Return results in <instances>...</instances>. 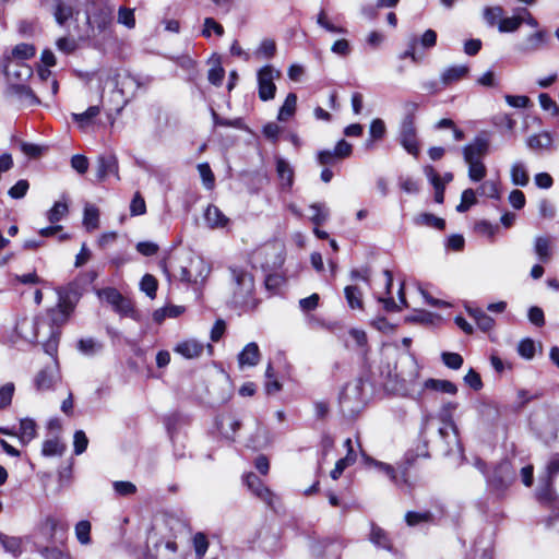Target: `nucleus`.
<instances>
[{"label": "nucleus", "instance_id": "nucleus-1", "mask_svg": "<svg viewBox=\"0 0 559 559\" xmlns=\"http://www.w3.org/2000/svg\"><path fill=\"white\" fill-rule=\"evenodd\" d=\"M379 370L388 390L415 400L423 396L420 367L413 356L403 357L393 366L386 361L379 367Z\"/></svg>", "mask_w": 559, "mask_h": 559}, {"label": "nucleus", "instance_id": "nucleus-2", "mask_svg": "<svg viewBox=\"0 0 559 559\" xmlns=\"http://www.w3.org/2000/svg\"><path fill=\"white\" fill-rule=\"evenodd\" d=\"M73 308L74 306L71 301L63 299L59 301L56 308L49 311L48 319H36L34 321L35 332L33 337L43 343L44 350L48 355L53 356L57 354L60 326L67 322Z\"/></svg>", "mask_w": 559, "mask_h": 559}, {"label": "nucleus", "instance_id": "nucleus-3", "mask_svg": "<svg viewBox=\"0 0 559 559\" xmlns=\"http://www.w3.org/2000/svg\"><path fill=\"white\" fill-rule=\"evenodd\" d=\"M367 462L378 468L379 471L383 472L388 477L400 488L402 489H409L412 488L413 484L408 476V469L411 466V461L406 460L405 462L399 463L396 467L373 460V459H367Z\"/></svg>", "mask_w": 559, "mask_h": 559}, {"label": "nucleus", "instance_id": "nucleus-4", "mask_svg": "<svg viewBox=\"0 0 559 559\" xmlns=\"http://www.w3.org/2000/svg\"><path fill=\"white\" fill-rule=\"evenodd\" d=\"M135 85V80L129 74H115L106 79L104 90L110 88L112 91L116 98L117 110L119 111L127 104V99L124 98L126 94Z\"/></svg>", "mask_w": 559, "mask_h": 559}, {"label": "nucleus", "instance_id": "nucleus-5", "mask_svg": "<svg viewBox=\"0 0 559 559\" xmlns=\"http://www.w3.org/2000/svg\"><path fill=\"white\" fill-rule=\"evenodd\" d=\"M281 76V71L272 66H264L258 71L259 97L263 102L275 97L276 85L274 81Z\"/></svg>", "mask_w": 559, "mask_h": 559}, {"label": "nucleus", "instance_id": "nucleus-6", "mask_svg": "<svg viewBox=\"0 0 559 559\" xmlns=\"http://www.w3.org/2000/svg\"><path fill=\"white\" fill-rule=\"evenodd\" d=\"M97 296L112 306L114 310L121 316L135 318V310L132 302L124 298L116 288L107 287L98 289Z\"/></svg>", "mask_w": 559, "mask_h": 559}, {"label": "nucleus", "instance_id": "nucleus-7", "mask_svg": "<svg viewBox=\"0 0 559 559\" xmlns=\"http://www.w3.org/2000/svg\"><path fill=\"white\" fill-rule=\"evenodd\" d=\"M399 141L408 154L413 155L414 157L419 155V143L415 123L412 117H404L402 120Z\"/></svg>", "mask_w": 559, "mask_h": 559}, {"label": "nucleus", "instance_id": "nucleus-8", "mask_svg": "<svg viewBox=\"0 0 559 559\" xmlns=\"http://www.w3.org/2000/svg\"><path fill=\"white\" fill-rule=\"evenodd\" d=\"M178 272L180 281L199 284L210 274V266L201 258H195L190 260L189 267L179 265Z\"/></svg>", "mask_w": 559, "mask_h": 559}, {"label": "nucleus", "instance_id": "nucleus-9", "mask_svg": "<svg viewBox=\"0 0 559 559\" xmlns=\"http://www.w3.org/2000/svg\"><path fill=\"white\" fill-rule=\"evenodd\" d=\"M243 481L253 496L264 502L267 507H274L276 500L275 493L266 487L254 473H247L243 476Z\"/></svg>", "mask_w": 559, "mask_h": 559}, {"label": "nucleus", "instance_id": "nucleus-10", "mask_svg": "<svg viewBox=\"0 0 559 559\" xmlns=\"http://www.w3.org/2000/svg\"><path fill=\"white\" fill-rule=\"evenodd\" d=\"M526 145L534 152H550L559 147V139L548 131H543L530 135Z\"/></svg>", "mask_w": 559, "mask_h": 559}, {"label": "nucleus", "instance_id": "nucleus-11", "mask_svg": "<svg viewBox=\"0 0 559 559\" xmlns=\"http://www.w3.org/2000/svg\"><path fill=\"white\" fill-rule=\"evenodd\" d=\"M231 273L236 284L235 298L237 301H245L253 292V277L242 270H233Z\"/></svg>", "mask_w": 559, "mask_h": 559}, {"label": "nucleus", "instance_id": "nucleus-12", "mask_svg": "<svg viewBox=\"0 0 559 559\" xmlns=\"http://www.w3.org/2000/svg\"><path fill=\"white\" fill-rule=\"evenodd\" d=\"M341 404L349 412H355L359 408L362 402V388L359 381L352 382L345 385L341 393Z\"/></svg>", "mask_w": 559, "mask_h": 559}, {"label": "nucleus", "instance_id": "nucleus-13", "mask_svg": "<svg viewBox=\"0 0 559 559\" xmlns=\"http://www.w3.org/2000/svg\"><path fill=\"white\" fill-rule=\"evenodd\" d=\"M115 176L117 180L119 177L118 160L115 155H102L96 160V177L98 181H105L108 176Z\"/></svg>", "mask_w": 559, "mask_h": 559}, {"label": "nucleus", "instance_id": "nucleus-14", "mask_svg": "<svg viewBox=\"0 0 559 559\" xmlns=\"http://www.w3.org/2000/svg\"><path fill=\"white\" fill-rule=\"evenodd\" d=\"M489 143L486 139L477 138L472 143L463 147L465 162H481V158L488 153Z\"/></svg>", "mask_w": 559, "mask_h": 559}, {"label": "nucleus", "instance_id": "nucleus-15", "mask_svg": "<svg viewBox=\"0 0 559 559\" xmlns=\"http://www.w3.org/2000/svg\"><path fill=\"white\" fill-rule=\"evenodd\" d=\"M203 218L211 229H224L230 223V219L214 204L206 206Z\"/></svg>", "mask_w": 559, "mask_h": 559}, {"label": "nucleus", "instance_id": "nucleus-16", "mask_svg": "<svg viewBox=\"0 0 559 559\" xmlns=\"http://www.w3.org/2000/svg\"><path fill=\"white\" fill-rule=\"evenodd\" d=\"M53 358V367H46L43 369L35 379V384L38 391H46L52 388L53 383L58 379V366L56 360V354L51 356Z\"/></svg>", "mask_w": 559, "mask_h": 559}, {"label": "nucleus", "instance_id": "nucleus-17", "mask_svg": "<svg viewBox=\"0 0 559 559\" xmlns=\"http://www.w3.org/2000/svg\"><path fill=\"white\" fill-rule=\"evenodd\" d=\"M204 345L203 343L197 341V340H186L180 343H178L174 347V352L181 355L182 357L187 359H193L201 356L203 353Z\"/></svg>", "mask_w": 559, "mask_h": 559}, {"label": "nucleus", "instance_id": "nucleus-18", "mask_svg": "<svg viewBox=\"0 0 559 559\" xmlns=\"http://www.w3.org/2000/svg\"><path fill=\"white\" fill-rule=\"evenodd\" d=\"M75 0H56L53 16L59 25H63L74 14Z\"/></svg>", "mask_w": 559, "mask_h": 559}, {"label": "nucleus", "instance_id": "nucleus-19", "mask_svg": "<svg viewBox=\"0 0 559 559\" xmlns=\"http://www.w3.org/2000/svg\"><path fill=\"white\" fill-rule=\"evenodd\" d=\"M468 67L465 64H456L445 68L441 74L440 80L442 84L450 85L465 78L468 74Z\"/></svg>", "mask_w": 559, "mask_h": 559}, {"label": "nucleus", "instance_id": "nucleus-20", "mask_svg": "<svg viewBox=\"0 0 559 559\" xmlns=\"http://www.w3.org/2000/svg\"><path fill=\"white\" fill-rule=\"evenodd\" d=\"M547 43V35L545 31H537L527 36L520 46V49L525 52H534L542 49Z\"/></svg>", "mask_w": 559, "mask_h": 559}, {"label": "nucleus", "instance_id": "nucleus-21", "mask_svg": "<svg viewBox=\"0 0 559 559\" xmlns=\"http://www.w3.org/2000/svg\"><path fill=\"white\" fill-rule=\"evenodd\" d=\"M276 173L283 188H290L294 182V169L290 164L282 158L276 157Z\"/></svg>", "mask_w": 559, "mask_h": 559}, {"label": "nucleus", "instance_id": "nucleus-22", "mask_svg": "<svg viewBox=\"0 0 559 559\" xmlns=\"http://www.w3.org/2000/svg\"><path fill=\"white\" fill-rule=\"evenodd\" d=\"M424 174L435 188V201L442 203L444 200V182L441 181L439 174L430 165L424 167Z\"/></svg>", "mask_w": 559, "mask_h": 559}, {"label": "nucleus", "instance_id": "nucleus-23", "mask_svg": "<svg viewBox=\"0 0 559 559\" xmlns=\"http://www.w3.org/2000/svg\"><path fill=\"white\" fill-rule=\"evenodd\" d=\"M552 240L548 236H537L534 238V252L538 260L548 262L551 258Z\"/></svg>", "mask_w": 559, "mask_h": 559}, {"label": "nucleus", "instance_id": "nucleus-24", "mask_svg": "<svg viewBox=\"0 0 559 559\" xmlns=\"http://www.w3.org/2000/svg\"><path fill=\"white\" fill-rule=\"evenodd\" d=\"M260 350L257 343L252 342L245 346L238 356V361L241 367H253L259 362Z\"/></svg>", "mask_w": 559, "mask_h": 559}, {"label": "nucleus", "instance_id": "nucleus-25", "mask_svg": "<svg viewBox=\"0 0 559 559\" xmlns=\"http://www.w3.org/2000/svg\"><path fill=\"white\" fill-rule=\"evenodd\" d=\"M37 436V426L32 418H23L20 420V430L17 437L23 444L29 443Z\"/></svg>", "mask_w": 559, "mask_h": 559}, {"label": "nucleus", "instance_id": "nucleus-26", "mask_svg": "<svg viewBox=\"0 0 559 559\" xmlns=\"http://www.w3.org/2000/svg\"><path fill=\"white\" fill-rule=\"evenodd\" d=\"M425 390H432L444 392L449 394H455L457 388L454 383L448 380H438V379H427L423 381V393Z\"/></svg>", "mask_w": 559, "mask_h": 559}, {"label": "nucleus", "instance_id": "nucleus-27", "mask_svg": "<svg viewBox=\"0 0 559 559\" xmlns=\"http://www.w3.org/2000/svg\"><path fill=\"white\" fill-rule=\"evenodd\" d=\"M10 92L19 98V100L27 106L38 104L39 100L35 96L31 87L22 84L12 85Z\"/></svg>", "mask_w": 559, "mask_h": 559}, {"label": "nucleus", "instance_id": "nucleus-28", "mask_svg": "<svg viewBox=\"0 0 559 559\" xmlns=\"http://www.w3.org/2000/svg\"><path fill=\"white\" fill-rule=\"evenodd\" d=\"M217 427L224 437L233 439L240 427V423L233 416H223L218 419Z\"/></svg>", "mask_w": 559, "mask_h": 559}, {"label": "nucleus", "instance_id": "nucleus-29", "mask_svg": "<svg viewBox=\"0 0 559 559\" xmlns=\"http://www.w3.org/2000/svg\"><path fill=\"white\" fill-rule=\"evenodd\" d=\"M0 544L7 552L14 557H19L22 554L23 539L21 537L0 533Z\"/></svg>", "mask_w": 559, "mask_h": 559}, {"label": "nucleus", "instance_id": "nucleus-30", "mask_svg": "<svg viewBox=\"0 0 559 559\" xmlns=\"http://www.w3.org/2000/svg\"><path fill=\"white\" fill-rule=\"evenodd\" d=\"M99 106H91L84 112L72 114V118L78 122L81 129H85L92 123L93 119L99 115Z\"/></svg>", "mask_w": 559, "mask_h": 559}, {"label": "nucleus", "instance_id": "nucleus-31", "mask_svg": "<svg viewBox=\"0 0 559 559\" xmlns=\"http://www.w3.org/2000/svg\"><path fill=\"white\" fill-rule=\"evenodd\" d=\"M297 105V96L294 93H289L282 107L280 108L277 119L280 121H287L295 114Z\"/></svg>", "mask_w": 559, "mask_h": 559}, {"label": "nucleus", "instance_id": "nucleus-32", "mask_svg": "<svg viewBox=\"0 0 559 559\" xmlns=\"http://www.w3.org/2000/svg\"><path fill=\"white\" fill-rule=\"evenodd\" d=\"M510 175H511V181L515 186L525 187L530 181V177L526 171V168L522 163H514L511 166Z\"/></svg>", "mask_w": 559, "mask_h": 559}, {"label": "nucleus", "instance_id": "nucleus-33", "mask_svg": "<svg viewBox=\"0 0 559 559\" xmlns=\"http://www.w3.org/2000/svg\"><path fill=\"white\" fill-rule=\"evenodd\" d=\"M344 293L349 308L362 309V293L357 286H346Z\"/></svg>", "mask_w": 559, "mask_h": 559}, {"label": "nucleus", "instance_id": "nucleus-34", "mask_svg": "<svg viewBox=\"0 0 559 559\" xmlns=\"http://www.w3.org/2000/svg\"><path fill=\"white\" fill-rule=\"evenodd\" d=\"M317 24L332 34H346L347 29L343 26L335 25L331 22L328 16V13L324 10H321L317 15Z\"/></svg>", "mask_w": 559, "mask_h": 559}, {"label": "nucleus", "instance_id": "nucleus-35", "mask_svg": "<svg viewBox=\"0 0 559 559\" xmlns=\"http://www.w3.org/2000/svg\"><path fill=\"white\" fill-rule=\"evenodd\" d=\"M91 530L92 525L86 520H82L75 524V537L81 545L86 546L91 544Z\"/></svg>", "mask_w": 559, "mask_h": 559}, {"label": "nucleus", "instance_id": "nucleus-36", "mask_svg": "<svg viewBox=\"0 0 559 559\" xmlns=\"http://www.w3.org/2000/svg\"><path fill=\"white\" fill-rule=\"evenodd\" d=\"M469 314L476 321L478 328L485 332L490 331L493 328L495 321L486 312L480 309L469 310Z\"/></svg>", "mask_w": 559, "mask_h": 559}, {"label": "nucleus", "instance_id": "nucleus-37", "mask_svg": "<svg viewBox=\"0 0 559 559\" xmlns=\"http://www.w3.org/2000/svg\"><path fill=\"white\" fill-rule=\"evenodd\" d=\"M432 521V513L429 511L424 512H415L408 511L405 514V522L408 526H416L424 523H429Z\"/></svg>", "mask_w": 559, "mask_h": 559}, {"label": "nucleus", "instance_id": "nucleus-38", "mask_svg": "<svg viewBox=\"0 0 559 559\" xmlns=\"http://www.w3.org/2000/svg\"><path fill=\"white\" fill-rule=\"evenodd\" d=\"M99 222V211L94 205H86L84 209L83 224L88 229H96Z\"/></svg>", "mask_w": 559, "mask_h": 559}, {"label": "nucleus", "instance_id": "nucleus-39", "mask_svg": "<svg viewBox=\"0 0 559 559\" xmlns=\"http://www.w3.org/2000/svg\"><path fill=\"white\" fill-rule=\"evenodd\" d=\"M183 312V308L180 306H169L159 308L154 311L153 319L157 323H162L166 317L176 318Z\"/></svg>", "mask_w": 559, "mask_h": 559}, {"label": "nucleus", "instance_id": "nucleus-40", "mask_svg": "<svg viewBox=\"0 0 559 559\" xmlns=\"http://www.w3.org/2000/svg\"><path fill=\"white\" fill-rule=\"evenodd\" d=\"M68 204L62 201H58L47 212V218L51 224L60 222L68 214Z\"/></svg>", "mask_w": 559, "mask_h": 559}, {"label": "nucleus", "instance_id": "nucleus-41", "mask_svg": "<svg viewBox=\"0 0 559 559\" xmlns=\"http://www.w3.org/2000/svg\"><path fill=\"white\" fill-rule=\"evenodd\" d=\"M370 542L376 546L389 549L390 540L388 538L386 533L379 526L372 525L370 532Z\"/></svg>", "mask_w": 559, "mask_h": 559}, {"label": "nucleus", "instance_id": "nucleus-42", "mask_svg": "<svg viewBox=\"0 0 559 559\" xmlns=\"http://www.w3.org/2000/svg\"><path fill=\"white\" fill-rule=\"evenodd\" d=\"M415 222L418 225L431 226V227H435L440 230H442L445 226L444 219L437 217L429 213H424V214L418 215L415 218Z\"/></svg>", "mask_w": 559, "mask_h": 559}, {"label": "nucleus", "instance_id": "nucleus-43", "mask_svg": "<svg viewBox=\"0 0 559 559\" xmlns=\"http://www.w3.org/2000/svg\"><path fill=\"white\" fill-rule=\"evenodd\" d=\"M64 445L58 439L46 440L43 443L41 453L45 456L62 455Z\"/></svg>", "mask_w": 559, "mask_h": 559}, {"label": "nucleus", "instance_id": "nucleus-44", "mask_svg": "<svg viewBox=\"0 0 559 559\" xmlns=\"http://www.w3.org/2000/svg\"><path fill=\"white\" fill-rule=\"evenodd\" d=\"M276 51V44L273 39H263L255 50V57L259 59L272 58Z\"/></svg>", "mask_w": 559, "mask_h": 559}, {"label": "nucleus", "instance_id": "nucleus-45", "mask_svg": "<svg viewBox=\"0 0 559 559\" xmlns=\"http://www.w3.org/2000/svg\"><path fill=\"white\" fill-rule=\"evenodd\" d=\"M468 165V177L472 181H481L487 174L486 166L483 162H466Z\"/></svg>", "mask_w": 559, "mask_h": 559}, {"label": "nucleus", "instance_id": "nucleus-46", "mask_svg": "<svg viewBox=\"0 0 559 559\" xmlns=\"http://www.w3.org/2000/svg\"><path fill=\"white\" fill-rule=\"evenodd\" d=\"M492 122L496 127L506 129L510 133H514L516 121L510 114L496 115L492 119Z\"/></svg>", "mask_w": 559, "mask_h": 559}, {"label": "nucleus", "instance_id": "nucleus-47", "mask_svg": "<svg viewBox=\"0 0 559 559\" xmlns=\"http://www.w3.org/2000/svg\"><path fill=\"white\" fill-rule=\"evenodd\" d=\"M310 210L312 211V215L310 216V221L314 224V225H321L322 223H324L328 218V215H329V211L328 209L323 205V204H320V203H313L310 205Z\"/></svg>", "mask_w": 559, "mask_h": 559}, {"label": "nucleus", "instance_id": "nucleus-48", "mask_svg": "<svg viewBox=\"0 0 559 559\" xmlns=\"http://www.w3.org/2000/svg\"><path fill=\"white\" fill-rule=\"evenodd\" d=\"M476 202V192L473 189H466L462 192L461 202L456 206V211L460 213L466 212Z\"/></svg>", "mask_w": 559, "mask_h": 559}, {"label": "nucleus", "instance_id": "nucleus-49", "mask_svg": "<svg viewBox=\"0 0 559 559\" xmlns=\"http://www.w3.org/2000/svg\"><path fill=\"white\" fill-rule=\"evenodd\" d=\"M477 192L480 195L487 197V198H492V199L500 198V191H499L498 185L493 180L484 181L477 189Z\"/></svg>", "mask_w": 559, "mask_h": 559}, {"label": "nucleus", "instance_id": "nucleus-50", "mask_svg": "<svg viewBox=\"0 0 559 559\" xmlns=\"http://www.w3.org/2000/svg\"><path fill=\"white\" fill-rule=\"evenodd\" d=\"M193 547L198 559H202L207 551L209 540L203 533L193 536Z\"/></svg>", "mask_w": 559, "mask_h": 559}, {"label": "nucleus", "instance_id": "nucleus-51", "mask_svg": "<svg viewBox=\"0 0 559 559\" xmlns=\"http://www.w3.org/2000/svg\"><path fill=\"white\" fill-rule=\"evenodd\" d=\"M140 286L141 290L144 292L150 298H155L157 290V281L153 275H144L142 277Z\"/></svg>", "mask_w": 559, "mask_h": 559}, {"label": "nucleus", "instance_id": "nucleus-52", "mask_svg": "<svg viewBox=\"0 0 559 559\" xmlns=\"http://www.w3.org/2000/svg\"><path fill=\"white\" fill-rule=\"evenodd\" d=\"M39 552L44 559H73L68 551L58 547H43Z\"/></svg>", "mask_w": 559, "mask_h": 559}, {"label": "nucleus", "instance_id": "nucleus-53", "mask_svg": "<svg viewBox=\"0 0 559 559\" xmlns=\"http://www.w3.org/2000/svg\"><path fill=\"white\" fill-rule=\"evenodd\" d=\"M522 24V17L512 16V17H503L499 22V32L501 33H510L516 31Z\"/></svg>", "mask_w": 559, "mask_h": 559}, {"label": "nucleus", "instance_id": "nucleus-54", "mask_svg": "<svg viewBox=\"0 0 559 559\" xmlns=\"http://www.w3.org/2000/svg\"><path fill=\"white\" fill-rule=\"evenodd\" d=\"M536 346L533 340L524 338L519 343L518 353L525 359H532L535 355Z\"/></svg>", "mask_w": 559, "mask_h": 559}, {"label": "nucleus", "instance_id": "nucleus-55", "mask_svg": "<svg viewBox=\"0 0 559 559\" xmlns=\"http://www.w3.org/2000/svg\"><path fill=\"white\" fill-rule=\"evenodd\" d=\"M146 212V204L140 192H135L130 203V214L132 216L143 215Z\"/></svg>", "mask_w": 559, "mask_h": 559}, {"label": "nucleus", "instance_id": "nucleus-56", "mask_svg": "<svg viewBox=\"0 0 559 559\" xmlns=\"http://www.w3.org/2000/svg\"><path fill=\"white\" fill-rule=\"evenodd\" d=\"M348 336L352 340L353 344L364 350L367 346L368 340L367 334L364 330L360 329H350L348 331Z\"/></svg>", "mask_w": 559, "mask_h": 559}, {"label": "nucleus", "instance_id": "nucleus-57", "mask_svg": "<svg viewBox=\"0 0 559 559\" xmlns=\"http://www.w3.org/2000/svg\"><path fill=\"white\" fill-rule=\"evenodd\" d=\"M15 386L12 382H8L0 388V408L8 407L14 394Z\"/></svg>", "mask_w": 559, "mask_h": 559}, {"label": "nucleus", "instance_id": "nucleus-58", "mask_svg": "<svg viewBox=\"0 0 559 559\" xmlns=\"http://www.w3.org/2000/svg\"><path fill=\"white\" fill-rule=\"evenodd\" d=\"M199 174L202 178L203 185L206 189H212L214 187V175L206 163H202L198 165Z\"/></svg>", "mask_w": 559, "mask_h": 559}, {"label": "nucleus", "instance_id": "nucleus-59", "mask_svg": "<svg viewBox=\"0 0 559 559\" xmlns=\"http://www.w3.org/2000/svg\"><path fill=\"white\" fill-rule=\"evenodd\" d=\"M503 10L500 7L486 8L484 12L485 20L489 25H498L502 20Z\"/></svg>", "mask_w": 559, "mask_h": 559}, {"label": "nucleus", "instance_id": "nucleus-60", "mask_svg": "<svg viewBox=\"0 0 559 559\" xmlns=\"http://www.w3.org/2000/svg\"><path fill=\"white\" fill-rule=\"evenodd\" d=\"M12 55L22 60L29 59L35 55V48L29 44H19L14 47Z\"/></svg>", "mask_w": 559, "mask_h": 559}, {"label": "nucleus", "instance_id": "nucleus-61", "mask_svg": "<svg viewBox=\"0 0 559 559\" xmlns=\"http://www.w3.org/2000/svg\"><path fill=\"white\" fill-rule=\"evenodd\" d=\"M212 31L217 36H222L224 34V28L219 23H217L213 17H206L204 20V27L202 31V35L205 37H210Z\"/></svg>", "mask_w": 559, "mask_h": 559}, {"label": "nucleus", "instance_id": "nucleus-62", "mask_svg": "<svg viewBox=\"0 0 559 559\" xmlns=\"http://www.w3.org/2000/svg\"><path fill=\"white\" fill-rule=\"evenodd\" d=\"M118 22L128 28H133L135 25V19L133 10L127 8H120L118 12Z\"/></svg>", "mask_w": 559, "mask_h": 559}, {"label": "nucleus", "instance_id": "nucleus-63", "mask_svg": "<svg viewBox=\"0 0 559 559\" xmlns=\"http://www.w3.org/2000/svg\"><path fill=\"white\" fill-rule=\"evenodd\" d=\"M442 361L447 367L454 370L460 369L463 365L462 356L456 353H443Z\"/></svg>", "mask_w": 559, "mask_h": 559}, {"label": "nucleus", "instance_id": "nucleus-64", "mask_svg": "<svg viewBox=\"0 0 559 559\" xmlns=\"http://www.w3.org/2000/svg\"><path fill=\"white\" fill-rule=\"evenodd\" d=\"M331 51L337 56L347 57L352 51L350 44L345 38L337 39L331 46Z\"/></svg>", "mask_w": 559, "mask_h": 559}]
</instances>
